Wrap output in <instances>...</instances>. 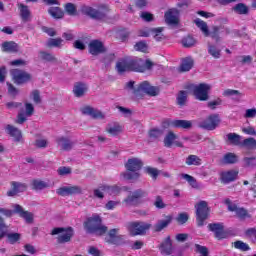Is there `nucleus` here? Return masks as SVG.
Instances as JSON below:
<instances>
[{
  "mask_svg": "<svg viewBox=\"0 0 256 256\" xmlns=\"http://www.w3.org/2000/svg\"><path fill=\"white\" fill-rule=\"evenodd\" d=\"M147 175H149L154 181H157V177H159V170L157 168L148 166L145 169Z\"/></svg>",
  "mask_w": 256,
  "mask_h": 256,
  "instance_id": "nucleus-49",
  "label": "nucleus"
},
{
  "mask_svg": "<svg viewBox=\"0 0 256 256\" xmlns=\"http://www.w3.org/2000/svg\"><path fill=\"white\" fill-rule=\"evenodd\" d=\"M193 65H195V61L191 57H186L182 59L180 65V71L182 73H187V71H191L193 69Z\"/></svg>",
  "mask_w": 256,
  "mask_h": 256,
  "instance_id": "nucleus-29",
  "label": "nucleus"
},
{
  "mask_svg": "<svg viewBox=\"0 0 256 256\" xmlns=\"http://www.w3.org/2000/svg\"><path fill=\"white\" fill-rule=\"evenodd\" d=\"M232 245H233L234 249H238V251L245 252V251L251 250V247H249V244H247L241 240L235 241L234 243H232Z\"/></svg>",
  "mask_w": 256,
  "mask_h": 256,
  "instance_id": "nucleus-45",
  "label": "nucleus"
},
{
  "mask_svg": "<svg viewBox=\"0 0 256 256\" xmlns=\"http://www.w3.org/2000/svg\"><path fill=\"white\" fill-rule=\"evenodd\" d=\"M100 189L104 193H108V195H119V193H121V191H123V188H121L118 185H113V186L102 185V186H100Z\"/></svg>",
  "mask_w": 256,
  "mask_h": 256,
  "instance_id": "nucleus-30",
  "label": "nucleus"
},
{
  "mask_svg": "<svg viewBox=\"0 0 256 256\" xmlns=\"http://www.w3.org/2000/svg\"><path fill=\"white\" fill-rule=\"evenodd\" d=\"M59 233H63V234L59 235ZM51 235H58L57 243L59 245H63L65 243L71 242V239H73V235H75V231L73 230V227H71V226H69L67 228L56 227V228L52 229Z\"/></svg>",
  "mask_w": 256,
  "mask_h": 256,
  "instance_id": "nucleus-5",
  "label": "nucleus"
},
{
  "mask_svg": "<svg viewBox=\"0 0 256 256\" xmlns=\"http://www.w3.org/2000/svg\"><path fill=\"white\" fill-rule=\"evenodd\" d=\"M127 172H122L120 177L126 181H137L141 177V169H143V162L138 158H130L125 164Z\"/></svg>",
  "mask_w": 256,
  "mask_h": 256,
  "instance_id": "nucleus-2",
  "label": "nucleus"
},
{
  "mask_svg": "<svg viewBox=\"0 0 256 256\" xmlns=\"http://www.w3.org/2000/svg\"><path fill=\"white\" fill-rule=\"evenodd\" d=\"M152 225L143 221H135L128 223V231L132 237H137V235H145Z\"/></svg>",
  "mask_w": 256,
  "mask_h": 256,
  "instance_id": "nucleus-7",
  "label": "nucleus"
},
{
  "mask_svg": "<svg viewBox=\"0 0 256 256\" xmlns=\"http://www.w3.org/2000/svg\"><path fill=\"white\" fill-rule=\"evenodd\" d=\"M240 147H244L245 149H250V150L256 149V140H255V138L250 137V138L244 139L241 142Z\"/></svg>",
  "mask_w": 256,
  "mask_h": 256,
  "instance_id": "nucleus-42",
  "label": "nucleus"
},
{
  "mask_svg": "<svg viewBox=\"0 0 256 256\" xmlns=\"http://www.w3.org/2000/svg\"><path fill=\"white\" fill-rule=\"evenodd\" d=\"M222 103H223V100L221 98H217L216 100L209 101L207 106L212 111H215V109H217V107H219V105H222Z\"/></svg>",
  "mask_w": 256,
  "mask_h": 256,
  "instance_id": "nucleus-58",
  "label": "nucleus"
},
{
  "mask_svg": "<svg viewBox=\"0 0 256 256\" xmlns=\"http://www.w3.org/2000/svg\"><path fill=\"white\" fill-rule=\"evenodd\" d=\"M39 55L40 59H42V61H46L47 63H55V61H57V58L52 53L40 51Z\"/></svg>",
  "mask_w": 256,
  "mask_h": 256,
  "instance_id": "nucleus-44",
  "label": "nucleus"
},
{
  "mask_svg": "<svg viewBox=\"0 0 256 256\" xmlns=\"http://www.w3.org/2000/svg\"><path fill=\"white\" fill-rule=\"evenodd\" d=\"M239 175V171H235V170H229L226 172H222L221 173V181L222 183H233V181H235V179H237V176Z\"/></svg>",
  "mask_w": 256,
  "mask_h": 256,
  "instance_id": "nucleus-28",
  "label": "nucleus"
},
{
  "mask_svg": "<svg viewBox=\"0 0 256 256\" xmlns=\"http://www.w3.org/2000/svg\"><path fill=\"white\" fill-rule=\"evenodd\" d=\"M18 9L20 11L22 21H29V17H31V10H29V6L20 3L18 4Z\"/></svg>",
  "mask_w": 256,
  "mask_h": 256,
  "instance_id": "nucleus-33",
  "label": "nucleus"
},
{
  "mask_svg": "<svg viewBox=\"0 0 256 256\" xmlns=\"http://www.w3.org/2000/svg\"><path fill=\"white\" fill-rule=\"evenodd\" d=\"M65 11L71 16L77 15V7L73 3H67L65 5Z\"/></svg>",
  "mask_w": 256,
  "mask_h": 256,
  "instance_id": "nucleus-55",
  "label": "nucleus"
},
{
  "mask_svg": "<svg viewBox=\"0 0 256 256\" xmlns=\"http://www.w3.org/2000/svg\"><path fill=\"white\" fill-rule=\"evenodd\" d=\"M48 13L54 19H63V15H65V13L63 12V10L60 7H51L48 10Z\"/></svg>",
  "mask_w": 256,
  "mask_h": 256,
  "instance_id": "nucleus-43",
  "label": "nucleus"
},
{
  "mask_svg": "<svg viewBox=\"0 0 256 256\" xmlns=\"http://www.w3.org/2000/svg\"><path fill=\"white\" fill-rule=\"evenodd\" d=\"M196 41L193 36H186L182 39V45L183 47H193L195 45Z\"/></svg>",
  "mask_w": 256,
  "mask_h": 256,
  "instance_id": "nucleus-53",
  "label": "nucleus"
},
{
  "mask_svg": "<svg viewBox=\"0 0 256 256\" xmlns=\"http://www.w3.org/2000/svg\"><path fill=\"white\" fill-rule=\"evenodd\" d=\"M165 21L168 23V25H178L179 19H177V16H175V10L171 9L168 10L165 15Z\"/></svg>",
  "mask_w": 256,
  "mask_h": 256,
  "instance_id": "nucleus-34",
  "label": "nucleus"
},
{
  "mask_svg": "<svg viewBox=\"0 0 256 256\" xmlns=\"http://www.w3.org/2000/svg\"><path fill=\"white\" fill-rule=\"evenodd\" d=\"M244 167H256V157H244Z\"/></svg>",
  "mask_w": 256,
  "mask_h": 256,
  "instance_id": "nucleus-57",
  "label": "nucleus"
},
{
  "mask_svg": "<svg viewBox=\"0 0 256 256\" xmlns=\"http://www.w3.org/2000/svg\"><path fill=\"white\" fill-rule=\"evenodd\" d=\"M222 161L224 165H235L239 162V156L233 152H228L223 156Z\"/></svg>",
  "mask_w": 256,
  "mask_h": 256,
  "instance_id": "nucleus-31",
  "label": "nucleus"
},
{
  "mask_svg": "<svg viewBox=\"0 0 256 256\" xmlns=\"http://www.w3.org/2000/svg\"><path fill=\"white\" fill-rule=\"evenodd\" d=\"M126 88L134 90L136 97H143V95H149L150 97H157L159 95V87L151 86L149 81H143L137 88H135V81H129L126 83Z\"/></svg>",
  "mask_w": 256,
  "mask_h": 256,
  "instance_id": "nucleus-3",
  "label": "nucleus"
},
{
  "mask_svg": "<svg viewBox=\"0 0 256 256\" xmlns=\"http://www.w3.org/2000/svg\"><path fill=\"white\" fill-rule=\"evenodd\" d=\"M195 253H198L200 256H209V248L207 246H202L201 244L194 245Z\"/></svg>",
  "mask_w": 256,
  "mask_h": 256,
  "instance_id": "nucleus-46",
  "label": "nucleus"
},
{
  "mask_svg": "<svg viewBox=\"0 0 256 256\" xmlns=\"http://www.w3.org/2000/svg\"><path fill=\"white\" fill-rule=\"evenodd\" d=\"M63 39L61 38H50L47 47H61Z\"/></svg>",
  "mask_w": 256,
  "mask_h": 256,
  "instance_id": "nucleus-54",
  "label": "nucleus"
},
{
  "mask_svg": "<svg viewBox=\"0 0 256 256\" xmlns=\"http://www.w3.org/2000/svg\"><path fill=\"white\" fill-rule=\"evenodd\" d=\"M6 237L10 245H15V243H19V241H21V234L19 233H8Z\"/></svg>",
  "mask_w": 256,
  "mask_h": 256,
  "instance_id": "nucleus-48",
  "label": "nucleus"
},
{
  "mask_svg": "<svg viewBox=\"0 0 256 256\" xmlns=\"http://www.w3.org/2000/svg\"><path fill=\"white\" fill-rule=\"evenodd\" d=\"M130 71L145 73V61L143 59H128Z\"/></svg>",
  "mask_w": 256,
  "mask_h": 256,
  "instance_id": "nucleus-22",
  "label": "nucleus"
},
{
  "mask_svg": "<svg viewBox=\"0 0 256 256\" xmlns=\"http://www.w3.org/2000/svg\"><path fill=\"white\" fill-rule=\"evenodd\" d=\"M172 221H173V216L171 215L165 216L164 220H158V222L154 225L155 233H161L163 229H167V227L171 225Z\"/></svg>",
  "mask_w": 256,
  "mask_h": 256,
  "instance_id": "nucleus-24",
  "label": "nucleus"
},
{
  "mask_svg": "<svg viewBox=\"0 0 256 256\" xmlns=\"http://www.w3.org/2000/svg\"><path fill=\"white\" fill-rule=\"evenodd\" d=\"M57 173L61 177L65 175H71V167L61 166L58 168Z\"/></svg>",
  "mask_w": 256,
  "mask_h": 256,
  "instance_id": "nucleus-62",
  "label": "nucleus"
},
{
  "mask_svg": "<svg viewBox=\"0 0 256 256\" xmlns=\"http://www.w3.org/2000/svg\"><path fill=\"white\" fill-rule=\"evenodd\" d=\"M148 135L150 139H159V137L163 135V131H161L160 129L154 128L149 131Z\"/></svg>",
  "mask_w": 256,
  "mask_h": 256,
  "instance_id": "nucleus-60",
  "label": "nucleus"
},
{
  "mask_svg": "<svg viewBox=\"0 0 256 256\" xmlns=\"http://www.w3.org/2000/svg\"><path fill=\"white\" fill-rule=\"evenodd\" d=\"M225 205L228 207V211H231L232 213L235 212L238 219H251V214H249V211L245 208H239L237 207V204H233L231 202V199L226 198L224 200Z\"/></svg>",
  "mask_w": 256,
  "mask_h": 256,
  "instance_id": "nucleus-11",
  "label": "nucleus"
},
{
  "mask_svg": "<svg viewBox=\"0 0 256 256\" xmlns=\"http://www.w3.org/2000/svg\"><path fill=\"white\" fill-rule=\"evenodd\" d=\"M0 213L6 217H13V214L16 213L19 217L24 219L26 223H33V213L23 210V206L19 204L14 205V210L1 208Z\"/></svg>",
  "mask_w": 256,
  "mask_h": 256,
  "instance_id": "nucleus-6",
  "label": "nucleus"
},
{
  "mask_svg": "<svg viewBox=\"0 0 256 256\" xmlns=\"http://www.w3.org/2000/svg\"><path fill=\"white\" fill-rule=\"evenodd\" d=\"M134 49L136 51H141V53H147L148 46L147 43L140 41L135 44Z\"/></svg>",
  "mask_w": 256,
  "mask_h": 256,
  "instance_id": "nucleus-61",
  "label": "nucleus"
},
{
  "mask_svg": "<svg viewBox=\"0 0 256 256\" xmlns=\"http://www.w3.org/2000/svg\"><path fill=\"white\" fill-rule=\"evenodd\" d=\"M5 131H6L7 135H9L10 137H13L15 143H23V141H24L23 140V132L19 128L15 127L11 124H8L5 127Z\"/></svg>",
  "mask_w": 256,
  "mask_h": 256,
  "instance_id": "nucleus-18",
  "label": "nucleus"
},
{
  "mask_svg": "<svg viewBox=\"0 0 256 256\" xmlns=\"http://www.w3.org/2000/svg\"><path fill=\"white\" fill-rule=\"evenodd\" d=\"M175 139H177V135L173 133V131H169L164 138V146L168 148L173 147V143H175Z\"/></svg>",
  "mask_w": 256,
  "mask_h": 256,
  "instance_id": "nucleus-41",
  "label": "nucleus"
},
{
  "mask_svg": "<svg viewBox=\"0 0 256 256\" xmlns=\"http://www.w3.org/2000/svg\"><path fill=\"white\" fill-rule=\"evenodd\" d=\"M56 143L61 147L62 151H71L74 145L73 141L65 136L58 137Z\"/></svg>",
  "mask_w": 256,
  "mask_h": 256,
  "instance_id": "nucleus-27",
  "label": "nucleus"
},
{
  "mask_svg": "<svg viewBox=\"0 0 256 256\" xmlns=\"http://www.w3.org/2000/svg\"><path fill=\"white\" fill-rule=\"evenodd\" d=\"M196 209V224L197 227H203L205 225V221L209 219V215L211 213V209L209 208V204L207 201L201 200L195 205Z\"/></svg>",
  "mask_w": 256,
  "mask_h": 256,
  "instance_id": "nucleus-4",
  "label": "nucleus"
},
{
  "mask_svg": "<svg viewBox=\"0 0 256 256\" xmlns=\"http://www.w3.org/2000/svg\"><path fill=\"white\" fill-rule=\"evenodd\" d=\"M185 163L188 166L194 165L195 167H199V165H201L203 161L200 159L199 156L191 154L186 158Z\"/></svg>",
  "mask_w": 256,
  "mask_h": 256,
  "instance_id": "nucleus-40",
  "label": "nucleus"
},
{
  "mask_svg": "<svg viewBox=\"0 0 256 256\" xmlns=\"http://www.w3.org/2000/svg\"><path fill=\"white\" fill-rule=\"evenodd\" d=\"M245 119H253L256 117V108L247 109L244 114Z\"/></svg>",
  "mask_w": 256,
  "mask_h": 256,
  "instance_id": "nucleus-64",
  "label": "nucleus"
},
{
  "mask_svg": "<svg viewBox=\"0 0 256 256\" xmlns=\"http://www.w3.org/2000/svg\"><path fill=\"white\" fill-rule=\"evenodd\" d=\"M10 75L12 77L15 85H25V83H29L31 81V74L21 69H11Z\"/></svg>",
  "mask_w": 256,
  "mask_h": 256,
  "instance_id": "nucleus-8",
  "label": "nucleus"
},
{
  "mask_svg": "<svg viewBox=\"0 0 256 256\" xmlns=\"http://www.w3.org/2000/svg\"><path fill=\"white\" fill-rule=\"evenodd\" d=\"M158 249L163 256H169L173 254V241L171 236H167L161 244L158 246Z\"/></svg>",
  "mask_w": 256,
  "mask_h": 256,
  "instance_id": "nucleus-19",
  "label": "nucleus"
},
{
  "mask_svg": "<svg viewBox=\"0 0 256 256\" xmlns=\"http://www.w3.org/2000/svg\"><path fill=\"white\" fill-rule=\"evenodd\" d=\"M154 207H156V209H165V207H167V204H165V202L163 201V197L159 195L156 196L154 201Z\"/></svg>",
  "mask_w": 256,
  "mask_h": 256,
  "instance_id": "nucleus-56",
  "label": "nucleus"
},
{
  "mask_svg": "<svg viewBox=\"0 0 256 256\" xmlns=\"http://www.w3.org/2000/svg\"><path fill=\"white\" fill-rule=\"evenodd\" d=\"M208 229L209 231H212V233H214L215 238L218 239V241H221L222 239H227V233L225 231L223 224L210 223L208 225Z\"/></svg>",
  "mask_w": 256,
  "mask_h": 256,
  "instance_id": "nucleus-16",
  "label": "nucleus"
},
{
  "mask_svg": "<svg viewBox=\"0 0 256 256\" xmlns=\"http://www.w3.org/2000/svg\"><path fill=\"white\" fill-rule=\"evenodd\" d=\"M219 123H221L219 115L212 114L200 123V127L206 129V131H215L219 127Z\"/></svg>",
  "mask_w": 256,
  "mask_h": 256,
  "instance_id": "nucleus-12",
  "label": "nucleus"
},
{
  "mask_svg": "<svg viewBox=\"0 0 256 256\" xmlns=\"http://www.w3.org/2000/svg\"><path fill=\"white\" fill-rule=\"evenodd\" d=\"M81 113L83 115H89L92 119H105L102 111L96 110L91 106H84L81 108Z\"/></svg>",
  "mask_w": 256,
  "mask_h": 256,
  "instance_id": "nucleus-23",
  "label": "nucleus"
},
{
  "mask_svg": "<svg viewBox=\"0 0 256 256\" xmlns=\"http://www.w3.org/2000/svg\"><path fill=\"white\" fill-rule=\"evenodd\" d=\"M57 195L60 197H68L69 195H81L83 190L80 186H63L56 190Z\"/></svg>",
  "mask_w": 256,
  "mask_h": 256,
  "instance_id": "nucleus-15",
  "label": "nucleus"
},
{
  "mask_svg": "<svg viewBox=\"0 0 256 256\" xmlns=\"http://www.w3.org/2000/svg\"><path fill=\"white\" fill-rule=\"evenodd\" d=\"M82 13L88 15V17H91L92 19H97L98 21H103V19L107 17V13L95 10V8L89 6L82 7Z\"/></svg>",
  "mask_w": 256,
  "mask_h": 256,
  "instance_id": "nucleus-17",
  "label": "nucleus"
},
{
  "mask_svg": "<svg viewBox=\"0 0 256 256\" xmlns=\"http://www.w3.org/2000/svg\"><path fill=\"white\" fill-rule=\"evenodd\" d=\"M83 225L86 233L96 235L97 237H103L109 231V228L103 225V218L99 214H93L91 217H88Z\"/></svg>",
  "mask_w": 256,
  "mask_h": 256,
  "instance_id": "nucleus-1",
  "label": "nucleus"
},
{
  "mask_svg": "<svg viewBox=\"0 0 256 256\" xmlns=\"http://www.w3.org/2000/svg\"><path fill=\"white\" fill-rule=\"evenodd\" d=\"M223 97H233V95H243L239 90H233V89H226L222 93Z\"/></svg>",
  "mask_w": 256,
  "mask_h": 256,
  "instance_id": "nucleus-63",
  "label": "nucleus"
},
{
  "mask_svg": "<svg viewBox=\"0 0 256 256\" xmlns=\"http://www.w3.org/2000/svg\"><path fill=\"white\" fill-rule=\"evenodd\" d=\"M234 13L238 15H249V6L245 3H238L232 8Z\"/></svg>",
  "mask_w": 256,
  "mask_h": 256,
  "instance_id": "nucleus-37",
  "label": "nucleus"
},
{
  "mask_svg": "<svg viewBox=\"0 0 256 256\" xmlns=\"http://www.w3.org/2000/svg\"><path fill=\"white\" fill-rule=\"evenodd\" d=\"M208 53L209 55H212L214 59H219V57H221V50H219L215 45H210L208 47Z\"/></svg>",
  "mask_w": 256,
  "mask_h": 256,
  "instance_id": "nucleus-50",
  "label": "nucleus"
},
{
  "mask_svg": "<svg viewBox=\"0 0 256 256\" xmlns=\"http://www.w3.org/2000/svg\"><path fill=\"white\" fill-rule=\"evenodd\" d=\"M116 71L117 73H119V75H123V73L131 72L130 66H129V59L122 58L118 60L116 63Z\"/></svg>",
  "mask_w": 256,
  "mask_h": 256,
  "instance_id": "nucleus-25",
  "label": "nucleus"
},
{
  "mask_svg": "<svg viewBox=\"0 0 256 256\" xmlns=\"http://www.w3.org/2000/svg\"><path fill=\"white\" fill-rule=\"evenodd\" d=\"M150 31L154 34V39L156 41H161V39H163V27L152 28Z\"/></svg>",
  "mask_w": 256,
  "mask_h": 256,
  "instance_id": "nucleus-52",
  "label": "nucleus"
},
{
  "mask_svg": "<svg viewBox=\"0 0 256 256\" xmlns=\"http://www.w3.org/2000/svg\"><path fill=\"white\" fill-rule=\"evenodd\" d=\"M176 221L180 224V225H185V223H187L189 221V214L182 212L178 215V217L176 218Z\"/></svg>",
  "mask_w": 256,
  "mask_h": 256,
  "instance_id": "nucleus-59",
  "label": "nucleus"
},
{
  "mask_svg": "<svg viewBox=\"0 0 256 256\" xmlns=\"http://www.w3.org/2000/svg\"><path fill=\"white\" fill-rule=\"evenodd\" d=\"M89 53L90 55H101V53H105V45H103V42L101 40H92L89 45Z\"/></svg>",
  "mask_w": 256,
  "mask_h": 256,
  "instance_id": "nucleus-20",
  "label": "nucleus"
},
{
  "mask_svg": "<svg viewBox=\"0 0 256 256\" xmlns=\"http://www.w3.org/2000/svg\"><path fill=\"white\" fill-rule=\"evenodd\" d=\"M73 93L75 97H83V95L87 93V85H85V83H82V82H77L74 85Z\"/></svg>",
  "mask_w": 256,
  "mask_h": 256,
  "instance_id": "nucleus-32",
  "label": "nucleus"
},
{
  "mask_svg": "<svg viewBox=\"0 0 256 256\" xmlns=\"http://www.w3.org/2000/svg\"><path fill=\"white\" fill-rule=\"evenodd\" d=\"M3 53H17L19 51V44L15 41H5L1 44Z\"/></svg>",
  "mask_w": 256,
  "mask_h": 256,
  "instance_id": "nucleus-26",
  "label": "nucleus"
},
{
  "mask_svg": "<svg viewBox=\"0 0 256 256\" xmlns=\"http://www.w3.org/2000/svg\"><path fill=\"white\" fill-rule=\"evenodd\" d=\"M123 235H119V228H113L106 232L104 237L105 243L108 245H116L119 246L123 243Z\"/></svg>",
  "mask_w": 256,
  "mask_h": 256,
  "instance_id": "nucleus-9",
  "label": "nucleus"
},
{
  "mask_svg": "<svg viewBox=\"0 0 256 256\" xmlns=\"http://www.w3.org/2000/svg\"><path fill=\"white\" fill-rule=\"evenodd\" d=\"M147 195H149L147 191L143 189H137L131 195H128L127 198L123 200V203L129 206H137L140 203L139 199H143L144 197H147Z\"/></svg>",
  "mask_w": 256,
  "mask_h": 256,
  "instance_id": "nucleus-13",
  "label": "nucleus"
},
{
  "mask_svg": "<svg viewBox=\"0 0 256 256\" xmlns=\"http://www.w3.org/2000/svg\"><path fill=\"white\" fill-rule=\"evenodd\" d=\"M8 231V227L7 225H5V220H3V218L0 217V241L1 239L7 237V235L9 233H7Z\"/></svg>",
  "mask_w": 256,
  "mask_h": 256,
  "instance_id": "nucleus-51",
  "label": "nucleus"
},
{
  "mask_svg": "<svg viewBox=\"0 0 256 256\" xmlns=\"http://www.w3.org/2000/svg\"><path fill=\"white\" fill-rule=\"evenodd\" d=\"M209 91L211 86L206 83H200L193 88V93L198 101H207L209 99Z\"/></svg>",
  "mask_w": 256,
  "mask_h": 256,
  "instance_id": "nucleus-10",
  "label": "nucleus"
},
{
  "mask_svg": "<svg viewBox=\"0 0 256 256\" xmlns=\"http://www.w3.org/2000/svg\"><path fill=\"white\" fill-rule=\"evenodd\" d=\"M194 23L196 27L202 31L205 37H209V26H207V22L201 20V18H196Z\"/></svg>",
  "mask_w": 256,
  "mask_h": 256,
  "instance_id": "nucleus-35",
  "label": "nucleus"
},
{
  "mask_svg": "<svg viewBox=\"0 0 256 256\" xmlns=\"http://www.w3.org/2000/svg\"><path fill=\"white\" fill-rule=\"evenodd\" d=\"M10 185L11 189L7 192L8 197H15V195H19V193H24V191H27V184L25 183L12 181Z\"/></svg>",
  "mask_w": 256,
  "mask_h": 256,
  "instance_id": "nucleus-21",
  "label": "nucleus"
},
{
  "mask_svg": "<svg viewBox=\"0 0 256 256\" xmlns=\"http://www.w3.org/2000/svg\"><path fill=\"white\" fill-rule=\"evenodd\" d=\"M227 139L230 145H234L235 147H241V135L237 133H228Z\"/></svg>",
  "mask_w": 256,
  "mask_h": 256,
  "instance_id": "nucleus-36",
  "label": "nucleus"
},
{
  "mask_svg": "<svg viewBox=\"0 0 256 256\" xmlns=\"http://www.w3.org/2000/svg\"><path fill=\"white\" fill-rule=\"evenodd\" d=\"M163 127H174L175 129H191L193 124L189 120L166 119L162 123Z\"/></svg>",
  "mask_w": 256,
  "mask_h": 256,
  "instance_id": "nucleus-14",
  "label": "nucleus"
},
{
  "mask_svg": "<svg viewBox=\"0 0 256 256\" xmlns=\"http://www.w3.org/2000/svg\"><path fill=\"white\" fill-rule=\"evenodd\" d=\"M32 189L33 191H43V189H47L49 187V184L43 180H32Z\"/></svg>",
  "mask_w": 256,
  "mask_h": 256,
  "instance_id": "nucleus-38",
  "label": "nucleus"
},
{
  "mask_svg": "<svg viewBox=\"0 0 256 256\" xmlns=\"http://www.w3.org/2000/svg\"><path fill=\"white\" fill-rule=\"evenodd\" d=\"M106 132L109 133V135H112V137H117V135L123 133V127L119 124H114L113 126H108Z\"/></svg>",
  "mask_w": 256,
  "mask_h": 256,
  "instance_id": "nucleus-39",
  "label": "nucleus"
},
{
  "mask_svg": "<svg viewBox=\"0 0 256 256\" xmlns=\"http://www.w3.org/2000/svg\"><path fill=\"white\" fill-rule=\"evenodd\" d=\"M177 105L183 107L185 103H187V92L185 90H181L176 98Z\"/></svg>",
  "mask_w": 256,
  "mask_h": 256,
  "instance_id": "nucleus-47",
  "label": "nucleus"
}]
</instances>
